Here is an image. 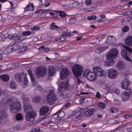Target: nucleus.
Returning <instances> with one entry per match:
<instances>
[{
	"instance_id": "cd10ccee",
	"label": "nucleus",
	"mask_w": 132,
	"mask_h": 132,
	"mask_svg": "<svg viewBox=\"0 0 132 132\" xmlns=\"http://www.w3.org/2000/svg\"><path fill=\"white\" fill-rule=\"evenodd\" d=\"M62 30L63 32V33L62 34V35L63 36H65L66 37L68 36V33L66 31L67 30L66 28L65 27H64L62 28Z\"/></svg>"
},
{
	"instance_id": "6e6d98bb",
	"label": "nucleus",
	"mask_w": 132,
	"mask_h": 132,
	"mask_svg": "<svg viewBox=\"0 0 132 132\" xmlns=\"http://www.w3.org/2000/svg\"><path fill=\"white\" fill-rule=\"evenodd\" d=\"M96 97L97 98H100L101 97V94L100 93L98 92H97L96 95Z\"/></svg>"
},
{
	"instance_id": "864d4df0",
	"label": "nucleus",
	"mask_w": 132,
	"mask_h": 132,
	"mask_svg": "<svg viewBox=\"0 0 132 132\" xmlns=\"http://www.w3.org/2000/svg\"><path fill=\"white\" fill-rule=\"evenodd\" d=\"M124 117L125 118H128L132 117V114H126L124 116Z\"/></svg>"
},
{
	"instance_id": "f704fd0d",
	"label": "nucleus",
	"mask_w": 132,
	"mask_h": 132,
	"mask_svg": "<svg viewBox=\"0 0 132 132\" xmlns=\"http://www.w3.org/2000/svg\"><path fill=\"white\" fill-rule=\"evenodd\" d=\"M16 118L17 120H21L22 117L21 114H18L16 115Z\"/></svg>"
},
{
	"instance_id": "de8ad7c7",
	"label": "nucleus",
	"mask_w": 132,
	"mask_h": 132,
	"mask_svg": "<svg viewBox=\"0 0 132 132\" xmlns=\"http://www.w3.org/2000/svg\"><path fill=\"white\" fill-rule=\"evenodd\" d=\"M126 92H125V93H126V94H127L129 96H130V95L131 94V90L130 89H126Z\"/></svg>"
},
{
	"instance_id": "f3484780",
	"label": "nucleus",
	"mask_w": 132,
	"mask_h": 132,
	"mask_svg": "<svg viewBox=\"0 0 132 132\" xmlns=\"http://www.w3.org/2000/svg\"><path fill=\"white\" fill-rule=\"evenodd\" d=\"M73 116H76V117L74 119L75 121L79 120L82 116V114L80 112L77 111L74 112L73 113Z\"/></svg>"
},
{
	"instance_id": "774afa93",
	"label": "nucleus",
	"mask_w": 132,
	"mask_h": 132,
	"mask_svg": "<svg viewBox=\"0 0 132 132\" xmlns=\"http://www.w3.org/2000/svg\"><path fill=\"white\" fill-rule=\"evenodd\" d=\"M81 38H82L81 36L80 37H79V36L77 37V40H78V41L80 40L81 39Z\"/></svg>"
},
{
	"instance_id": "aec40b11",
	"label": "nucleus",
	"mask_w": 132,
	"mask_h": 132,
	"mask_svg": "<svg viewBox=\"0 0 132 132\" xmlns=\"http://www.w3.org/2000/svg\"><path fill=\"white\" fill-rule=\"evenodd\" d=\"M24 39L23 36H19L17 35L16 34V36L13 39L16 42H20Z\"/></svg>"
},
{
	"instance_id": "bb28decb",
	"label": "nucleus",
	"mask_w": 132,
	"mask_h": 132,
	"mask_svg": "<svg viewBox=\"0 0 132 132\" xmlns=\"http://www.w3.org/2000/svg\"><path fill=\"white\" fill-rule=\"evenodd\" d=\"M57 12L59 13V15L62 18H63L66 15V13L64 11H58Z\"/></svg>"
},
{
	"instance_id": "c756f323",
	"label": "nucleus",
	"mask_w": 132,
	"mask_h": 132,
	"mask_svg": "<svg viewBox=\"0 0 132 132\" xmlns=\"http://www.w3.org/2000/svg\"><path fill=\"white\" fill-rule=\"evenodd\" d=\"M66 39V37L65 36H61L59 37H57L55 40H59L60 41L63 42Z\"/></svg>"
},
{
	"instance_id": "4be33fe9",
	"label": "nucleus",
	"mask_w": 132,
	"mask_h": 132,
	"mask_svg": "<svg viewBox=\"0 0 132 132\" xmlns=\"http://www.w3.org/2000/svg\"><path fill=\"white\" fill-rule=\"evenodd\" d=\"M34 9V6L32 3H30L26 7L25 10L32 11Z\"/></svg>"
},
{
	"instance_id": "7ed1b4c3",
	"label": "nucleus",
	"mask_w": 132,
	"mask_h": 132,
	"mask_svg": "<svg viewBox=\"0 0 132 132\" xmlns=\"http://www.w3.org/2000/svg\"><path fill=\"white\" fill-rule=\"evenodd\" d=\"M46 99L47 102L49 104H52L54 103L56 98L53 90H50L47 96Z\"/></svg>"
},
{
	"instance_id": "5701e85b",
	"label": "nucleus",
	"mask_w": 132,
	"mask_h": 132,
	"mask_svg": "<svg viewBox=\"0 0 132 132\" xmlns=\"http://www.w3.org/2000/svg\"><path fill=\"white\" fill-rule=\"evenodd\" d=\"M129 96L125 92H123L121 95L122 100L124 101H126L127 100Z\"/></svg>"
},
{
	"instance_id": "dca6fc26",
	"label": "nucleus",
	"mask_w": 132,
	"mask_h": 132,
	"mask_svg": "<svg viewBox=\"0 0 132 132\" xmlns=\"http://www.w3.org/2000/svg\"><path fill=\"white\" fill-rule=\"evenodd\" d=\"M12 48L11 47L9 46L5 49L3 51V54H4L8 55L11 53L13 52V51L12 50Z\"/></svg>"
},
{
	"instance_id": "5fc2aeb1",
	"label": "nucleus",
	"mask_w": 132,
	"mask_h": 132,
	"mask_svg": "<svg viewBox=\"0 0 132 132\" xmlns=\"http://www.w3.org/2000/svg\"><path fill=\"white\" fill-rule=\"evenodd\" d=\"M30 105H25L24 109L26 111L30 109Z\"/></svg>"
},
{
	"instance_id": "393cba45",
	"label": "nucleus",
	"mask_w": 132,
	"mask_h": 132,
	"mask_svg": "<svg viewBox=\"0 0 132 132\" xmlns=\"http://www.w3.org/2000/svg\"><path fill=\"white\" fill-rule=\"evenodd\" d=\"M0 78L3 81H7L9 79V77L6 75H3L0 76Z\"/></svg>"
},
{
	"instance_id": "0eeeda50",
	"label": "nucleus",
	"mask_w": 132,
	"mask_h": 132,
	"mask_svg": "<svg viewBox=\"0 0 132 132\" xmlns=\"http://www.w3.org/2000/svg\"><path fill=\"white\" fill-rule=\"evenodd\" d=\"M93 72H88L86 74L87 79L91 82H94L96 79L97 76Z\"/></svg>"
},
{
	"instance_id": "8fccbe9b",
	"label": "nucleus",
	"mask_w": 132,
	"mask_h": 132,
	"mask_svg": "<svg viewBox=\"0 0 132 132\" xmlns=\"http://www.w3.org/2000/svg\"><path fill=\"white\" fill-rule=\"evenodd\" d=\"M49 10H47V11L44 10H39L38 11V12L39 13H41V14H42L44 13H46Z\"/></svg>"
},
{
	"instance_id": "423d86ee",
	"label": "nucleus",
	"mask_w": 132,
	"mask_h": 132,
	"mask_svg": "<svg viewBox=\"0 0 132 132\" xmlns=\"http://www.w3.org/2000/svg\"><path fill=\"white\" fill-rule=\"evenodd\" d=\"M68 83L67 81H65L61 82L60 85L59 86V93L60 95H63L62 92L65 88L67 87Z\"/></svg>"
},
{
	"instance_id": "c9c22d12",
	"label": "nucleus",
	"mask_w": 132,
	"mask_h": 132,
	"mask_svg": "<svg viewBox=\"0 0 132 132\" xmlns=\"http://www.w3.org/2000/svg\"><path fill=\"white\" fill-rule=\"evenodd\" d=\"M15 77L16 79L20 80L21 78V75L19 73H17L15 74Z\"/></svg>"
},
{
	"instance_id": "2f4dec72",
	"label": "nucleus",
	"mask_w": 132,
	"mask_h": 132,
	"mask_svg": "<svg viewBox=\"0 0 132 132\" xmlns=\"http://www.w3.org/2000/svg\"><path fill=\"white\" fill-rule=\"evenodd\" d=\"M40 99L41 98L39 97H36L33 98V101L34 103L39 102L40 101Z\"/></svg>"
},
{
	"instance_id": "49530a36",
	"label": "nucleus",
	"mask_w": 132,
	"mask_h": 132,
	"mask_svg": "<svg viewBox=\"0 0 132 132\" xmlns=\"http://www.w3.org/2000/svg\"><path fill=\"white\" fill-rule=\"evenodd\" d=\"M31 32L30 31H26L23 33V35L24 36L29 35H31Z\"/></svg>"
},
{
	"instance_id": "a211bd4d",
	"label": "nucleus",
	"mask_w": 132,
	"mask_h": 132,
	"mask_svg": "<svg viewBox=\"0 0 132 132\" xmlns=\"http://www.w3.org/2000/svg\"><path fill=\"white\" fill-rule=\"evenodd\" d=\"M49 75L51 76H53L55 74V71L54 67L50 66L49 67Z\"/></svg>"
},
{
	"instance_id": "c85d7f7f",
	"label": "nucleus",
	"mask_w": 132,
	"mask_h": 132,
	"mask_svg": "<svg viewBox=\"0 0 132 132\" xmlns=\"http://www.w3.org/2000/svg\"><path fill=\"white\" fill-rule=\"evenodd\" d=\"M9 86L10 88L12 89L15 88L16 85L13 81H11L10 82Z\"/></svg>"
},
{
	"instance_id": "3c124183",
	"label": "nucleus",
	"mask_w": 132,
	"mask_h": 132,
	"mask_svg": "<svg viewBox=\"0 0 132 132\" xmlns=\"http://www.w3.org/2000/svg\"><path fill=\"white\" fill-rule=\"evenodd\" d=\"M28 82V79L26 77H25L24 81V85L26 86Z\"/></svg>"
},
{
	"instance_id": "f8f14e48",
	"label": "nucleus",
	"mask_w": 132,
	"mask_h": 132,
	"mask_svg": "<svg viewBox=\"0 0 132 132\" xmlns=\"http://www.w3.org/2000/svg\"><path fill=\"white\" fill-rule=\"evenodd\" d=\"M130 84V81L127 78L124 79L121 83V87L123 89H126Z\"/></svg>"
},
{
	"instance_id": "7c9ffc66",
	"label": "nucleus",
	"mask_w": 132,
	"mask_h": 132,
	"mask_svg": "<svg viewBox=\"0 0 132 132\" xmlns=\"http://www.w3.org/2000/svg\"><path fill=\"white\" fill-rule=\"evenodd\" d=\"M58 28L59 27L58 26L55 25V23L53 22L51 25L50 29L51 30H53L57 28Z\"/></svg>"
},
{
	"instance_id": "e2e57ef3",
	"label": "nucleus",
	"mask_w": 132,
	"mask_h": 132,
	"mask_svg": "<svg viewBox=\"0 0 132 132\" xmlns=\"http://www.w3.org/2000/svg\"><path fill=\"white\" fill-rule=\"evenodd\" d=\"M3 59V56L2 54L1 51H0V60H2Z\"/></svg>"
},
{
	"instance_id": "f03ea898",
	"label": "nucleus",
	"mask_w": 132,
	"mask_h": 132,
	"mask_svg": "<svg viewBox=\"0 0 132 132\" xmlns=\"http://www.w3.org/2000/svg\"><path fill=\"white\" fill-rule=\"evenodd\" d=\"M72 71L75 76L78 77L81 75L82 73V67L79 65L76 64L73 67Z\"/></svg>"
},
{
	"instance_id": "2eb2a0df",
	"label": "nucleus",
	"mask_w": 132,
	"mask_h": 132,
	"mask_svg": "<svg viewBox=\"0 0 132 132\" xmlns=\"http://www.w3.org/2000/svg\"><path fill=\"white\" fill-rule=\"evenodd\" d=\"M95 109H89L86 111L85 113V115L87 117H89L90 116L92 115L95 112Z\"/></svg>"
},
{
	"instance_id": "f257e3e1",
	"label": "nucleus",
	"mask_w": 132,
	"mask_h": 132,
	"mask_svg": "<svg viewBox=\"0 0 132 132\" xmlns=\"http://www.w3.org/2000/svg\"><path fill=\"white\" fill-rule=\"evenodd\" d=\"M118 51L115 48H113L111 50L107 55L106 59L108 62H106L105 65L106 66H111L114 64V62L113 59L117 56Z\"/></svg>"
},
{
	"instance_id": "a878e982",
	"label": "nucleus",
	"mask_w": 132,
	"mask_h": 132,
	"mask_svg": "<svg viewBox=\"0 0 132 132\" xmlns=\"http://www.w3.org/2000/svg\"><path fill=\"white\" fill-rule=\"evenodd\" d=\"M28 73L29 75L30 76L31 78L32 81L33 83V86H34L36 84H35L34 82L35 80L34 77L33 76V74L32 72V71L30 70H29L28 71Z\"/></svg>"
},
{
	"instance_id": "69168bd1",
	"label": "nucleus",
	"mask_w": 132,
	"mask_h": 132,
	"mask_svg": "<svg viewBox=\"0 0 132 132\" xmlns=\"http://www.w3.org/2000/svg\"><path fill=\"white\" fill-rule=\"evenodd\" d=\"M80 94L81 95H83V94H88L89 93H87V92H81L80 93Z\"/></svg>"
},
{
	"instance_id": "a19ab883",
	"label": "nucleus",
	"mask_w": 132,
	"mask_h": 132,
	"mask_svg": "<svg viewBox=\"0 0 132 132\" xmlns=\"http://www.w3.org/2000/svg\"><path fill=\"white\" fill-rule=\"evenodd\" d=\"M70 21L71 23H73L76 21V18L74 17H72L70 19Z\"/></svg>"
},
{
	"instance_id": "680f3d73",
	"label": "nucleus",
	"mask_w": 132,
	"mask_h": 132,
	"mask_svg": "<svg viewBox=\"0 0 132 132\" xmlns=\"http://www.w3.org/2000/svg\"><path fill=\"white\" fill-rule=\"evenodd\" d=\"M22 99L23 100L25 101H27L28 100V99L26 97H25L24 95L23 96V97H22Z\"/></svg>"
},
{
	"instance_id": "72a5a7b5",
	"label": "nucleus",
	"mask_w": 132,
	"mask_h": 132,
	"mask_svg": "<svg viewBox=\"0 0 132 132\" xmlns=\"http://www.w3.org/2000/svg\"><path fill=\"white\" fill-rule=\"evenodd\" d=\"M64 116V112H60L57 116V117L59 119H60L63 117Z\"/></svg>"
},
{
	"instance_id": "338daca9",
	"label": "nucleus",
	"mask_w": 132,
	"mask_h": 132,
	"mask_svg": "<svg viewBox=\"0 0 132 132\" xmlns=\"http://www.w3.org/2000/svg\"><path fill=\"white\" fill-rule=\"evenodd\" d=\"M70 105V102H68L65 105V107H66L69 106Z\"/></svg>"
},
{
	"instance_id": "473e14b6",
	"label": "nucleus",
	"mask_w": 132,
	"mask_h": 132,
	"mask_svg": "<svg viewBox=\"0 0 132 132\" xmlns=\"http://www.w3.org/2000/svg\"><path fill=\"white\" fill-rule=\"evenodd\" d=\"M98 106L99 108L101 109H104L106 106V105L104 103H100L98 105Z\"/></svg>"
},
{
	"instance_id": "09e8293b",
	"label": "nucleus",
	"mask_w": 132,
	"mask_h": 132,
	"mask_svg": "<svg viewBox=\"0 0 132 132\" xmlns=\"http://www.w3.org/2000/svg\"><path fill=\"white\" fill-rule=\"evenodd\" d=\"M27 47L26 46H24L22 47L20 50V52H22L25 51L27 49Z\"/></svg>"
},
{
	"instance_id": "6ab92c4d",
	"label": "nucleus",
	"mask_w": 132,
	"mask_h": 132,
	"mask_svg": "<svg viewBox=\"0 0 132 132\" xmlns=\"http://www.w3.org/2000/svg\"><path fill=\"white\" fill-rule=\"evenodd\" d=\"M108 48L107 46H105L103 47H102L98 48L96 50V52L97 54H99L102 52H103L105 50Z\"/></svg>"
},
{
	"instance_id": "ddd939ff",
	"label": "nucleus",
	"mask_w": 132,
	"mask_h": 132,
	"mask_svg": "<svg viewBox=\"0 0 132 132\" xmlns=\"http://www.w3.org/2000/svg\"><path fill=\"white\" fill-rule=\"evenodd\" d=\"M49 110V108L45 106L42 107L40 110V113L41 115L44 116L48 112Z\"/></svg>"
},
{
	"instance_id": "052dcab7",
	"label": "nucleus",
	"mask_w": 132,
	"mask_h": 132,
	"mask_svg": "<svg viewBox=\"0 0 132 132\" xmlns=\"http://www.w3.org/2000/svg\"><path fill=\"white\" fill-rule=\"evenodd\" d=\"M44 46H42L39 47V50L40 51H42L43 50H44Z\"/></svg>"
},
{
	"instance_id": "79ce46f5",
	"label": "nucleus",
	"mask_w": 132,
	"mask_h": 132,
	"mask_svg": "<svg viewBox=\"0 0 132 132\" xmlns=\"http://www.w3.org/2000/svg\"><path fill=\"white\" fill-rule=\"evenodd\" d=\"M40 130V128L39 127L35 128L33 129L30 132H39Z\"/></svg>"
},
{
	"instance_id": "4468645a",
	"label": "nucleus",
	"mask_w": 132,
	"mask_h": 132,
	"mask_svg": "<svg viewBox=\"0 0 132 132\" xmlns=\"http://www.w3.org/2000/svg\"><path fill=\"white\" fill-rule=\"evenodd\" d=\"M125 42L127 45L132 46V36H129L126 37Z\"/></svg>"
},
{
	"instance_id": "ea45409f",
	"label": "nucleus",
	"mask_w": 132,
	"mask_h": 132,
	"mask_svg": "<svg viewBox=\"0 0 132 132\" xmlns=\"http://www.w3.org/2000/svg\"><path fill=\"white\" fill-rule=\"evenodd\" d=\"M13 101V100L11 98H9L7 99L6 101V103L10 105V106L11 105V104Z\"/></svg>"
},
{
	"instance_id": "bf43d9fd",
	"label": "nucleus",
	"mask_w": 132,
	"mask_h": 132,
	"mask_svg": "<svg viewBox=\"0 0 132 132\" xmlns=\"http://www.w3.org/2000/svg\"><path fill=\"white\" fill-rule=\"evenodd\" d=\"M113 92L114 93H116L117 94H119L120 93L119 91L118 90H114L113 91Z\"/></svg>"
},
{
	"instance_id": "e433bc0d",
	"label": "nucleus",
	"mask_w": 132,
	"mask_h": 132,
	"mask_svg": "<svg viewBox=\"0 0 132 132\" xmlns=\"http://www.w3.org/2000/svg\"><path fill=\"white\" fill-rule=\"evenodd\" d=\"M129 30V27L127 26H125L122 29V31L123 32H126Z\"/></svg>"
},
{
	"instance_id": "603ef678",
	"label": "nucleus",
	"mask_w": 132,
	"mask_h": 132,
	"mask_svg": "<svg viewBox=\"0 0 132 132\" xmlns=\"http://www.w3.org/2000/svg\"><path fill=\"white\" fill-rule=\"evenodd\" d=\"M85 3L87 5L90 6L92 5L91 1L90 0H87L85 2Z\"/></svg>"
},
{
	"instance_id": "1a4fd4ad",
	"label": "nucleus",
	"mask_w": 132,
	"mask_h": 132,
	"mask_svg": "<svg viewBox=\"0 0 132 132\" xmlns=\"http://www.w3.org/2000/svg\"><path fill=\"white\" fill-rule=\"evenodd\" d=\"M35 116V112L33 111H31L27 113L26 116V119L28 121H32L34 120Z\"/></svg>"
},
{
	"instance_id": "13d9d810",
	"label": "nucleus",
	"mask_w": 132,
	"mask_h": 132,
	"mask_svg": "<svg viewBox=\"0 0 132 132\" xmlns=\"http://www.w3.org/2000/svg\"><path fill=\"white\" fill-rule=\"evenodd\" d=\"M50 51V49L48 48H44L43 52H47Z\"/></svg>"
},
{
	"instance_id": "39448f33",
	"label": "nucleus",
	"mask_w": 132,
	"mask_h": 132,
	"mask_svg": "<svg viewBox=\"0 0 132 132\" xmlns=\"http://www.w3.org/2000/svg\"><path fill=\"white\" fill-rule=\"evenodd\" d=\"M93 71L96 76H103L104 74V71L99 67H96L93 68Z\"/></svg>"
},
{
	"instance_id": "412c9836",
	"label": "nucleus",
	"mask_w": 132,
	"mask_h": 132,
	"mask_svg": "<svg viewBox=\"0 0 132 132\" xmlns=\"http://www.w3.org/2000/svg\"><path fill=\"white\" fill-rule=\"evenodd\" d=\"M117 67L118 69H123L125 68L124 63V62L121 61H119L117 64Z\"/></svg>"
},
{
	"instance_id": "4d7b16f0",
	"label": "nucleus",
	"mask_w": 132,
	"mask_h": 132,
	"mask_svg": "<svg viewBox=\"0 0 132 132\" xmlns=\"http://www.w3.org/2000/svg\"><path fill=\"white\" fill-rule=\"evenodd\" d=\"M85 110L84 108H81L80 109V112H80L82 114L85 112Z\"/></svg>"
},
{
	"instance_id": "4c0bfd02",
	"label": "nucleus",
	"mask_w": 132,
	"mask_h": 132,
	"mask_svg": "<svg viewBox=\"0 0 132 132\" xmlns=\"http://www.w3.org/2000/svg\"><path fill=\"white\" fill-rule=\"evenodd\" d=\"M16 36V34H9L8 35V37L9 38L12 39H14V37Z\"/></svg>"
},
{
	"instance_id": "37998d69",
	"label": "nucleus",
	"mask_w": 132,
	"mask_h": 132,
	"mask_svg": "<svg viewBox=\"0 0 132 132\" xmlns=\"http://www.w3.org/2000/svg\"><path fill=\"white\" fill-rule=\"evenodd\" d=\"M40 28L38 26H35L32 27L31 28V30L33 31H37L39 30Z\"/></svg>"
},
{
	"instance_id": "6e6552de",
	"label": "nucleus",
	"mask_w": 132,
	"mask_h": 132,
	"mask_svg": "<svg viewBox=\"0 0 132 132\" xmlns=\"http://www.w3.org/2000/svg\"><path fill=\"white\" fill-rule=\"evenodd\" d=\"M108 77L111 79H113L117 77L118 72L114 69L109 70L108 71Z\"/></svg>"
},
{
	"instance_id": "58836bf2",
	"label": "nucleus",
	"mask_w": 132,
	"mask_h": 132,
	"mask_svg": "<svg viewBox=\"0 0 132 132\" xmlns=\"http://www.w3.org/2000/svg\"><path fill=\"white\" fill-rule=\"evenodd\" d=\"M110 112L112 113H117V108H111L110 110Z\"/></svg>"
},
{
	"instance_id": "9d476101",
	"label": "nucleus",
	"mask_w": 132,
	"mask_h": 132,
	"mask_svg": "<svg viewBox=\"0 0 132 132\" xmlns=\"http://www.w3.org/2000/svg\"><path fill=\"white\" fill-rule=\"evenodd\" d=\"M37 75L39 76L42 77L44 76L46 73L45 67L44 66L39 67L37 69Z\"/></svg>"
},
{
	"instance_id": "20e7f679",
	"label": "nucleus",
	"mask_w": 132,
	"mask_h": 132,
	"mask_svg": "<svg viewBox=\"0 0 132 132\" xmlns=\"http://www.w3.org/2000/svg\"><path fill=\"white\" fill-rule=\"evenodd\" d=\"M10 107L11 112L14 113L20 110L21 108V104L19 102H16L14 104H12Z\"/></svg>"
},
{
	"instance_id": "b1692460",
	"label": "nucleus",
	"mask_w": 132,
	"mask_h": 132,
	"mask_svg": "<svg viewBox=\"0 0 132 132\" xmlns=\"http://www.w3.org/2000/svg\"><path fill=\"white\" fill-rule=\"evenodd\" d=\"M10 47H11L12 48V50L13 51V52L18 50L20 47L19 44H14Z\"/></svg>"
},
{
	"instance_id": "9b49d317",
	"label": "nucleus",
	"mask_w": 132,
	"mask_h": 132,
	"mask_svg": "<svg viewBox=\"0 0 132 132\" xmlns=\"http://www.w3.org/2000/svg\"><path fill=\"white\" fill-rule=\"evenodd\" d=\"M69 75V72L68 69L65 68L63 69L60 73V77L62 79H65Z\"/></svg>"
},
{
	"instance_id": "0e129e2a",
	"label": "nucleus",
	"mask_w": 132,
	"mask_h": 132,
	"mask_svg": "<svg viewBox=\"0 0 132 132\" xmlns=\"http://www.w3.org/2000/svg\"><path fill=\"white\" fill-rule=\"evenodd\" d=\"M131 128H132V127L131 128H128L127 129V131L129 132H131L132 131V130H131Z\"/></svg>"
},
{
	"instance_id": "c03bdc74",
	"label": "nucleus",
	"mask_w": 132,
	"mask_h": 132,
	"mask_svg": "<svg viewBox=\"0 0 132 132\" xmlns=\"http://www.w3.org/2000/svg\"><path fill=\"white\" fill-rule=\"evenodd\" d=\"M96 18V16L94 15L88 16L87 17V19L89 20H95Z\"/></svg>"
},
{
	"instance_id": "a18cd8bd",
	"label": "nucleus",
	"mask_w": 132,
	"mask_h": 132,
	"mask_svg": "<svg viewBox=\"0 0 132 132\" xmlns=\"http://www.w3.org/2000/svg\"><path fill=\"white\" fill-rule=\"evenodd\" d=\"M1 116L3 118H6L7 116V114L4 111H2L1 113Z\"/></svg>"
}]
</instances>
